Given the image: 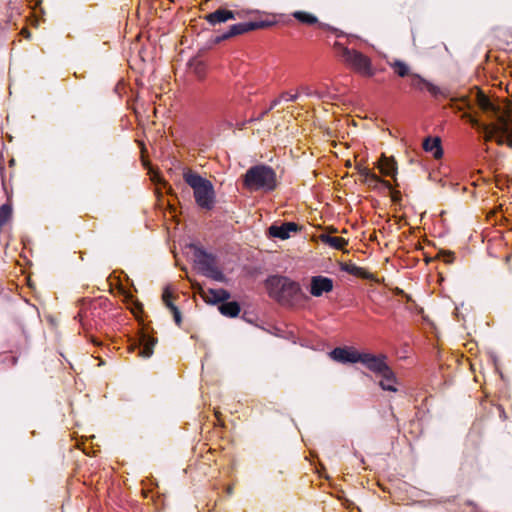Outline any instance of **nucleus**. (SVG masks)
Returning a JSON list of instances; mask_svg holds the SVG:
<instances>
[{"label": "nucleus", "instance_id": "obj_1", "mask_svg": "<svg viewBox=\"0 0 512 512\" xmlns=\"http://www.w3.org/2000/svg\"><path fill=\"white\" fill-rule=\"evenodd\" d=\"M269 297L282 306L294 307L307 299L298 282L286 276L274 275L265 281Z\"/></svg>", "mask_w": 512, "mask_h": 512}, {"label": "nucleus", "instance_id": "obj_2", "mask_svg": "<svg viewBox=\"0 0 512 512\" xmlns=\"http://www.w3.org/2000/svg\"><path fill=\"white\" fill-rule=\"evenodd\" d=\"M243 185L251 192L270 193L277 189L279 182L276 172L267 165H255L243 175Z\"/></svg>", "mask_w": 512, "mask_h": 512}, {"label": "nucleus", "instance_id": "obj_3", "mask_svg": "<svg viewBox=\"0 0 512 512\" xmlns=\"http://www.w3.org/2000/svg\"><path fill=\"white\" fill-rule=\"evenodd\" d=\"M183 178L193 189L196 204L201 209L212 210L215 205V191L212 182L190 169L184 171Z\"/></svg>", "mask_w": 512, "mask_h": 512}, {"label": "nucleus", "instance_id": "obj_4", "mask_svg": "<svg viewBox=\"0 0 512 512\" xmlns=\"http://www.w3.org/2000/svg\"><path fill=\"white\" fill-rule=\"evenodd\" d=\"M480 106L483 110L492 111L497 115V123L492 128L497 141L512 148V116L498 114V109L484 95L480 97Z\"/></svg>", "mask_w": 512, "mask_h": 512}, {"label": "nucleus", "instance_id": "obj_5", "mask_svg": "<svg viewBox=\"0 0 512 512\" xmlns=\"http://www.w3.org/2000/svg\"><path fill=\"white\" fill-rule=\"evenodd\" d=\"M348 168H354L359 177L361 183L366 184L372 189H377L379 185L384 186L386 189L391 191V200L394 203H399L402 199L401 192L398 190H392V185L389 181L380 178L368 167L364 166L362 162H346Z\"/></svg>", "mask_w": 512, "mask_h": 512}, {"label": "nucleus", "instance_id": "obj_6", "mask_svg": "<svg viewBox=\"0 0 512 512\" xmlns=\"http://www.w3.org/2000/svg\"><path fill=\"white\" fill-rule=\"evenodd\" d=\"M335 47L339 49L342 59L354 70L365 76L374 75L373 69L371 67V61L364 54L356 50H350L338 42L335 43Z\"/></svg>", "mask_w": 512, "mask_h": 512}, {"label": "nucleus", "instance_id": "obj_7", "mask_svg": "<svg viewBox=\"0 0 512 512\" xmlns=\"http://www.w3.org/2000/svg\"><path fill=\"white\" fill-rule=\"evenodd\" d=\"M360 363L371 372L385 377L387 380L392 378V369L387 364V356L384 354L374 355L371 353H363Z\"/></svg>", "mask_w": 512, "mask_h": 512}, {"label": "nucleus", "instance_id": "obj_8", "mask_svg": "<svg viewBox=\"0 0 512 512\" xmlns=\"http://www.w3.org/2000/svg\"><path fill=\"white\" fill-rule=\"evenodd\" d=\"M362 354L353 347H336L329 353L334 361L343 364L360 362Z\"/></svg>", "mask_w": 512, "mask_h": 512}, {"label": "nucleus", "instance_id": "obj_9", "mask_svg": "<svg viewBox=\"0 0 512 512\" xmlns=\"http://www.w3.org/2000/svg\"><path fill=\"white\" fill-rule=\"evenodd\" d=\"M265 26L264 22H245V23H237L229 27L228 31L223 33L218 37V41L226 40L228 38L244 34L246 32L256 30L259 28H263Z\"/></svg>", "mask_w": 512, "mask_h": 512}, {"label": "nucleus", "instance_id": "obj_10", "mask_svg": "<svg viewBox=\"0 0 512 512\" xmlns=\"http://www.w3.org/2000/svg\"><path fill=\"white\" fill-rule=\"evenodd\" d=\"M333 290V280L324 276H313L311 278L310 293L314 297H320L323 293Z\"/></svg>", "mask_w": 512, "mask_h": 512}, {"label": "nucleus", "instance_id": "obj_11", "mask_svg": "<svg viewBox=\"0 0 512 512\" xmlns=\"http://www.w3.org/2000/svg\"><path fill=\"white\" fill-rule=\"evenodd\" d=\"M410 78V85L414 89L419 91L426 89L433 97H437L443 94L442 90L438 86L424 79L419 74L412 73L410 74Z\"/></svg>", "mask_w": 512, "mask_h": 512}, {"label": "nucleus", "instance_id": "obj_12", "mask_svg": "<svg viewBox=\"0 0 512 512\" xmlns=\"http://www.w3.org/2000/svg\"><path fill=\"white\" fill-rule=\"evenodd\" d=\"M199 294L204 299L205 302L210 304H217V303H223L224 301H227L230 298V293L223 289H212L209 288L207 290L200 289Z\"/></svg>", "mask_w": 512, "mask_h": 512}, {"label": "nucleus", "instance_id": "obj_13", "mask_svg": "<svg viewBox=\"0 0 512 512\" xmlns=\"http://www.w3.org/2000/svg\"><path fill=\"white\" fill-rule=\"evenodd\" d=\"M299 230V226L294 222H285L281 225H271L269 235L282 240L288 239L292 232Z\"/></svg>", "mask_w": 512, "mask_h": 512}, {"label": "nucleus", "instance_id": "obj_14", "mask_svg": "<svg viewBox=\"0 0 512 512\" xmlns=\"http://www.w3.org/2000/svg\"><path fill=\"white\" fill-rule=\"evenodd\" d=\"M194 248V256L195 261L201 268V270L206 273L210 271L215 266V258L212 254L207 253L204 249L193 246Z\"/></svg>", "mask_w": 512, "mask_h": 512}, {"label": "nucleus", "instance_id": "obj_15", "mask_svg": "<svg viewBox=\"0 0 512 512\" xmlns=\"http://www.w3.org/2000/svg\"><path fill=\"white\" fill-rule=\"evenodd\" d=\"M172 298H173L172 291L170 290L169 286H166L163 290L162 300H163L165 306L172 312L176 325L181 326V323H182L181 312L178 309V307L173 304Z\"/></svg>", "mask_w": 512, "mask_h": 512}, {"label": "nucleus", "instance_id": "obj_16", "mask_svg": "<svg viewBox=\"0 0 512 512\" xmlns=\"http://www.w3.org/2000/svg\"><path fill=\"white\" fill-rule=\"evenodd\" d=\"M205 18L211 25H216L235 19V13L226 9H217L216 11L206 15Z\"/></svg>", "mask_w": 512, "mask_h": 512}, {"label": "nucleus", "instance_id": "obj_17", "mask_svg": "<svg viewBox=\"0 0 512 512\" xmlns=\"http://www.w3.org/2000/svg\"><path fill=\"white\" fill-rule=\"evenodd\" d=\"M157 343V339L146 334L141 336L140 347L138 355L143 358H149L153 354L154 346Z\"/></svg>", "mask_w": 512, "mask_h": 512}, {"label": "nucleus", "instance_id": "obj_18", "mask_svg": "<svg viewBox=\"0 0 512 512\" xmlns=\"http://www.w3.org/2000/svg\"><path fill=\"white\" fill-rule=\"evenodd\" d=\"M341 271H344L348 274H351L353 276L362 278V279H371L372 274L366 270L365 268L359 267L351 262H345L340 265Z\"/></svg>", "mask_w": 512, "mask_h": 512}, {"label": "nucleus", "instance_id": "obj_19", "mask_svg": "<svg viewBox=\"0 0 512 512\" xmlns=\"http://www.w3.org/2000/svg\"><path fill=\"white\" fill-rule=\"evenodd\" d=\"M423 149L426 152H430L436 159L441 158L443 155V149L441 147V141L438 137L426 138L423 142Z\"/></svg>", "mask_w": 512, "mask_h": 512}, {"label": "nucleus", "instance_id": "obj_20", "mask_svg": "<svg viewBox=\"0 0 512 512\" xmlns=\"http://www.w3.org/2000/svg\"><path fill=\"white\" fill-rule=\"evenodd\" d=\"M320 241L337 250H344L348 245V240L343 237L331 236L329 234H321L319 236Z\"/></svg>", "mask_w": 512, "mask_h": 512}, {"label": "nucleus", "instance_id": "obj_21", "mask_svg": "<svg viewBox=\"0 0 512 512\" xmlns=\"http://www.w3.org/2000/svg\"><path fill=\"white\" fill-rule=\"evenodd\" d=\"M218 309L222 315L227 317H236L239 315L241 310L239 303L236 301H224L219 305Z\"/></svg>", "mask_w": 512, "mask_h": 512}, {"label": "nucleus", "instance_id": "obj_22", "mask_svg": "<svg viewBox=\"0 0 512 512\" xmlns=\"http://www.w3.org/2000/svg\"><path fill=\"white\" fill-rule=\"evenodd\" d=\"M378 164V168H379V171L381 174H383L384 176H391L394 181H396V174H397V167H396V164L397 162H388V161H385V162H377ZM396 183V186H398V183Z\"/></svg>", "mask_w": 512, "mask_h": 512}, {"label": "nucleus", "instance_id": "obj_23", "mask_svg": "<svg viewBox=\"0 0 512 512\" xmlns=\"http://www.w3.org/2000/svg\"><path fill=\"white\" fill-rule=\"evenodd\" d=\"M145 169H147V173L150 175V179L156 185L160 183H164L162 176L160 175L158 169L152 164V162L144 161L142 162Z\"/></svg>", "mask_w": 512, "mask_h": 512}, {"label": "nucleus", "instance_id": "obj_24", "mask_svg": "<svg viewBox=\"0 0 512 512\" xmlns=\"http://www.w3.org/2000/svg\"><path fill=\"white\" fill-rule=\"evenodd\" d=\"M390 66L394 69L395 73L400 77L410 75L408 65L401 60H395L393 63H390Z\"/></svg>", "mask_w": 512, "mask_h": 512}, {"label": "nucleus", "instance_id": "obj_25", "mask_svg": "<svg viewBox=\"0 0 512 512\" xmlns=\"http://www.w3.org/2000/svg\"><path fill=\"white\" fill-rule=\"evenodd\" d=\"M293 16L298 21H300L302 23H306V24H315L318 21L314 15L309 14L307 12H303V11H296L295 13H293Z\"/></svg>", "mask_w": 512, "mask_h": 512}, {"label": "nucleus", "instance_id": "obj_26", "mask_svg": "<svg viewBox=\"0 0 512 512\" xmlns=\"http://www.w3.org/2000/svg\"><path fill=\"white\" fill-rule=\"evenodd\" d=\"M195 135L196 132L194 130H187L181 138V145L188 146L189 150L194 149L195 145Z\"/></svg>", "mask_w": 512, "mask_h": 512}, {"label": "nucleus", "instance_id": "obj_27", "mask_svg": "<svg viewBox=\"0 0 512 512\" xmlns=\"http://www.w3.org/2000/svg\"><path fill=\"white\" fill-rule=\"evenodd\" d=\"M395 382H396V376H395V373L392 371V378L390 380H387L385 377H382V380L379 382V385L385 391L395 392L396 391V388L394 386Z\"/></svg>", "mask_w": 512, "mask_h": 512}, {"label": "nucleus", "instance_id": "obj_28", "mask_svg": "<svg viewBox=\"0 0 512 512\" xmlns=\"http://www.w3.org/2000/svg\"><path fill=\"white\" fill-rule=\"evenodd\" d=\"M206 276L216 280V281H224L225 280V276L224 274L222 273V271H220L216 265L208 272L204 273Z\"/></svg>", "mask_w": 512, "mask_h": 512}, {"label": "nucleus", "instance_id": "obj_29", "mask_svg": "<svg viewBox=\"0 0 512 512\" xmlns=\"http://www.w3.org/2000/svg\"><path fill=\"white\" fill-rule=\"evenodd\" d=\"M438 257L439 258H442L444 262L450 264V263H453L454 260H455V254L454 252L452 251H445V250H441L439 253H438Z\"/></svg>", "mask_w": 512, "mask_h": 512}, {"label": "nucleus", "instance_id": "obj_30", "mask_svg": "<svg viewBox=\"0 0 512 512\" xmlns=\"http://www.w3.org/2000/svg\"><path fill=\"white\" fill-rule=\"evenodd\" d=\"M282 101H296L299 98V94H290L289 92H283L281 95Z\"/></svg>", "mask_w": 512, "mask_h": 512}, {"label": "nucleus", "instance_id": "obj_31", "mask_svg": "<svg viewBox=\"0 0 512 512\" xmlns=\"http://www.w3.org/2000/svg\"><path fill=\"white\" fill-rule=\"evenodd\" d=\"M282 102V98L281 96H279L278 98L274 99L270 106L262 113L261 117H263L264 115H266L270 110H272L273 108H275L277 105H279L280 103Z\"/></svg>", "mask_w": 512, "mask_h": 512}, {"label": "nucleus", "instance_id": "obj_32", "mask_svg": "<svg viewBox=\"0 0 512 512\" xmlns=\"http://www.w3.org/2000/svg\"><path fill=\"white\" fill-rule=\"evenodd\" d=\"M299 89H300L301 93H303L306 96L317 95L318 97H320L316 92L312 91V89L307 85H302V86H300Z\"/></svg>", "mask_w": 512, "mask_h": 512}, {"label": "nucleus", "instance_id": "obj_33", "mask_svg": "<svg viewBox=\"0 0 512 512\" xmlns=\"http://www.w3.org/2000/svg\"><path fill=\"white\" fill-rule=\"evenodd\" d=\"M511 180L512 179H509V178H505L503 181L502 179H500L499 177L496 178V183H497V187L499 188H503V185H509V183H511Z\"/></svg>", "mask_w": 512, "mask_h": 512}, {"label": "nucleus", "instance_id": "obj_34", "mask_svg": "<svg viewBox=\"0 0 512 512\" xmlns=\"http://www.w3.org/2000/svg\"><path fill=\"white\" fill-rule=\"evenodd\" d=\"M21 35H23L27 39H29L31 37L30 31L26 28H23L21 30Z\"/></svg>", "mask_w": 512, "mask_h": 512}, {"label": "nucleus", "instance_id": "obj_35", "mask_svg": "<svg viewBox=\"0 0 512 512\" xmlns=\"http://www.w3.org/2000/svg\"><path fill=\"white\" fill-rule=\"evenodd\" d=\"M202 70H203V65H202L200 62H198V63H197V65H196V67H195V72H196L198 75H200V73L202 72Z\"/></svg>", "mask_w": 512, "mask_h": 512}, {"label": "nucleus", "instance_id": "obj_36", "mask_svg": "<svg viewBox=\"0 0 512 512\" xmlns=\"http://www.w3.org/2000/svg\"><path fill=\"white\" fill-rule=\"evenodd\" d=\"M378 160H384V161H387V160H395V159H394V157H393V156H391V157H386L385 155H383V154H382V155L379 157V159H378Z\"/></svg>", "mask_w": 512, "mask_h": 512}, {"label": "nucleus", "instance_id": "obj_37", "mask_svg": "<svg viewBox=\"0 0 512 512\" xmlns=\"http://www.w3.org/2000/svg\"><path fill=\"white\" fill-rule=\"evenodd\" d=\"M77 317H79V320L82 322L83 319L86 317V312H79Z\"/></svg>", "mask_w": 512, "mask_h": 512}, {"label": "nucleus", "instance_id": "obj_38", "mask_svg": "<svg viewBox=\"0 0 512 512\" xmlns=\"http://www.w3.org/2000/svg\"><path fill=\"white\" fill-rule=\"evenodd\" d=\"M226 493L228 495H232V493H233V486L232 485L227 486Z\"/></svg>", "mask_w": 512, "mask_h": 512}, {"label": "nucleus", "instance_id": "obj_39", "mask_svg": "<svg viewBox=\"0 0 512 512\" xmlns=\"http://www.w3.org/2000/svg\"><path fill=\"white\" fill-rule=\"evenodd\" d=\"M145 151H146V150H145V148H144V149H143V151H142L141 161H144V160H145V157H146V156H145Z\"/></svg>", "mask_w": 512, "mask_h": 512}, {"label": "nucleus", "instance_id": "obj_40", "mask_svg": "<svg viewBox=\"0 0 512 512\" xmlns=\"http://www.w3.org/2000/svg\"><path fill=\"white\" fill-rule=\"evenodd\" d=\"M511 184H512V180H511Z\"/></svg>", "mask_w": 512, "mask_h": 512}]
</instances>
